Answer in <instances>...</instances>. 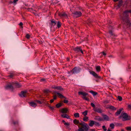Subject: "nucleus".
<instances>
[{"mask_svg": "<svg viewBox=\"0 0 131 131\" xmlns=\"http://www.w3.org/2000/svg\"><path fill=\"white\" fill-rule=\"evenodd\" d=\"M131 13V10H126L124 11L123 14V16L121 17V20H122L123 22L126 23L127 25H130V21L128 19V13Z\"/></svg>", "mask_w": 131, "mask_h": 131, "instance_id": "1", "label": "nucleus"}, {"mask_svg": "<svg viewBox=\"0 0 131 131\" xmlns=\"http://www.w3.org/2000/svg\"><path fill=\"white\" fill-rule=\"evenodd\" d=\"M80 125L81 127H79L78 129V131H88V126L87 124L84 122H81L80 124Z\"/></svg>", "mask_w": 131, "mask_h": 131, "instance_id": "2", "label": "nucleus"}, {"mask_svg": "<svg viewBox=\"0 0 131 131\" xmlns=\"http://www.w3.org/2000/svg\"><path fill=\"white\" fill-rule=\"evenodd\" d=\"M119 118H121L123 121L128 120L131 119L130 116L128 115L126 113H121Z\"/></svg>", "mask_w": 131, "mask_h": 131, "instance_id": "3", "label": "nucleus"}, {"mask_svg": "<svg viewBox=\"0 0 131 131\" xmlns=\"http://www.w3.org/2000/svg\"><path fill=\"white\" fill-rule=\"evenodd\" d=\"M29 103L30 106L35 107L37 106V104H41V102L39 100H36L34 101L29 102Z\"/></svg>", "mask_w": 131, "mask_h": 131, "instance_id": "4", "label": "nucleus"}, {"mask_svg": "<svg viewBox=\"0 0 131 131\" xmlns=\"http://www.w3.org/2000/svg\"><path fill=\"white\" fill-rule=\"evenodd\" d=\"M74 51L76 53H80V52L83 54V50L82 48V47L81 46H77L73 48V49Z\"/></svg>", "mask_w": 131, "mask_h": 131, "instance_id": "5", "label": "nucleus"}, {"mask_svg": "<svg viewBox=\"0 0 131 131\" xmlns=\"http://www.w3.org/2000/svg\"><path fill=\"white\" fill-rule=\"evenodd\" d=\"M79 95H83L82 98L84 100L88 101L89 100V99L86 97V96L88 95V93L85 92H83L81 91H79L78 92Z\"/></svg>", "mask_w": 131, "mask_h": 131, "instance_id": "6", "label": "nucleus"}, {"mask_svg": "<svg viewBox=\"0 0 131 131\" xmlns=\"http://www.w3.org/2000/svg\"><path fill=\"white\" fill-rule=\"evenodd\" d=\"M72 13L73 17L76 18L80 17L82 15V13L80 11H75Z\"/></svg>", "mask_w": 131, "mask_h": 131, "instance_id": "7", "label": "nucleus"}, {"mask_svg": "<svg viewBox=\"0 0 131 131\" xmlns=\"http://www.w3.org/2000/svg\"><path fill=\"white\" fill-rule=\"evenodd\" d=\"M81 70V68H77V67H75L71 70V72H72V74L77 73L79 72Z\"/></svg>", "mask_w": 131, "mask_h": 131, "instance_id": "8", "label": "nucleus"}, {"mask_svg": "<svg viewBox=\"0 0 131 131\" xmlns=\"http://www.w3.org/2000/svg\"><path fill=\"white\" fill-rule=\"evenodd\" d=\"M58 15L59 16L62 18H67L68 17L67 15L65 12L59 13H58Z\"/></svg>", "mask_w": 131, "mask_h": 131, "instance_id": "9", "label": "nucleus"}, {"mask_svg": "<svg viewBox=\"0 0 131 131\" xmlns=\"http://www.w3.org/2000/svg\"><path fill=\"white\" fill-rule=\"evenodd\" d=\"M90 74L92 75L96 79H100L101 78V76L98 75L97 73L94 71H90Z\"/></svg>", "mask_w": 131, "mask_h": 131, "instance_id": "10", "label": "nucleus"}, {"mask_svg": "<svg viewBox=\"0 0 131 131\" xmlns=\"http://www.w3.org/2000/svg\"><path fill=\"white\" fill-rule=\"evenodd\" d=\"M28 93L26 91H22L21 94H19V95L21 97H25L26 96Z\"/></svg>", "mask_w": 131, "mask_h": 131, "instance_id": "11", "label": "nucleus"}, {"mask_svg": "<svg viewBox=\"0 0 131 131\" xmlns=\"http://www.w3.org/2000/svg\"><path fill=\"white\" fill-rule=\"evenodd\" d=\"M50 22L49 23V24L50 27L51 28L54 27L56 24V21L54 20L53 19L50 20Z\"/></svg>", "mask_w": 131, "mask_h": 131, "instance_id": "12", "label": "nucleus"}, {"mask_svg": "<svg viewBox=\"0 0 131 131\" xmlns=\"http://www.w3.org/2000/svg\"><path fill=\"white\" fill-rule=\"evenodd\" d=\"M68 109L67 108H63L60 110V112L62 113H67L68 111Z\"/></svg>", "mask_w": 131, "mask_h": 131, "instance_id": "13", "label": "nucleus"}, {"mask_svg": "<svg viewBox=\"0 0 131 131\" xmlns=\"http://www.w3.org/2000/svg\"><path fill=\"white\" fill-rule=\"evenodd\" d=\"M93 110L95 112L99 113H101L102 112V110L101 108H93Z\"/></svg>", "mask_w": 131, "mask_h": 131, "instance_id": "14", "label": "nucleus"}, {"mask_svg": "<svg viewBox=\"0 0 131 131\" xmlns=\"http://www.w3.org/2000/svg\"><path fill=\"white\" fill-rule=\"evenodd\" d=\"M73 122L74 124L76 125H78V127H79L80 126V124L81 123H80L79 121L78 120L75 119L73 121Z\"/></svg>", "mask_w": 131, "mask_h": 131, "instance_id": "15", "label": "nucleus"}, {"mask_svg": "<svg viewBox=\"0 0 131 131\" xmlns=\"http://www.w3.org/2000/svg\"><path fill=\"white\" fill-rule=\"evenodd\" d=\"M123 109V108H120L118 110L117 112L115 113V115L116 116H117L119 115Z\"/></svg>", "mask_w": 131, "mask_h": 131, "instance_id": "16", "label": "nucleus"}, {"mask_svg": "<svg viewBox=\"0 0 131 131\" xmlns=\"http://www.w3.org/2000/svg\"><path fill=\"white\" fill-rule=\"evenodd\" d=\"M123 3V0H120L119 1V2L117 5V7L118 8L121 7Z\"/></svg>", "mask_w": 131, "mask_h": 131, "instance_id": "17", "label": "nucleus"}, {"mask_svg": "<svg viewBox=\"0 0 131 131\" xmlns=\"http://www.w3.org/2000/svg\"><path fill=\"white\" fill-rule=\"evenodd\" d=\"M61 117L64 118H66L67 119H69L70 116L67 114H63L61 115Z\"/></svg>", "mask_w": 131, "mask_h": 131, "instance_id": "18", "label": "nucleus"}, {"mask_svg": "<svg viewBox=\"0 0 131 131\" xmlns=\"http://www.w3.org/2000/svg\"><path fill=\"white\" fill-rule=\"evenodd\" d=\"M56 95L58 96V97L59 98H65V97L63 96L62 95L59 93L56 92Z\"/></svg>", "mask_w": 131, "mask_h": 131, "instance_id": "19", "label": "nucleus"}, {"mask_svg": "<svg viewBox=\"0 0 131 131\" xmlns=\"http://www.w3.org/2000/svg\"><path fill=\"white\" fill-rule=\"evenodd\" d=\"M5 88L6 89H13V87L12 85H8L6 86L5 87Z\"/></svg>", "mask_w": 131, "mask_h": 131, "instance_id": "20", "label": "nucleus"}, {"mask_svg": "<svg viewBox=\"0 0 131 131\" xmlns=\"http://www.w3.org/2000/svg\"><path fill=\"white\" fill-rule=\"evenodd\" d=\"M94 121L92 120H90L89 121V125L91 127L93 126L94 125Z\"/></svg>", "mask_w": 131, "mask_h": 131, "instance_id": "21", "label": "nucleus"}, {"mask_svg": "<svg viewBox=\"0 0 131 131\" xmlns=\"http://www.w3.org/2000/svg\"><path fill=\"white\" fill-rule=\"evenodd\" d=\"M27 10L28 11L32 13H33L34 15L35 14V11L34 10H33L32 8H28L27 9Z\"/></svg>", "mask_w": 131, "mask_h": 131, "instance_id": "22", "label": "nucleus"}, {"mask_svg": "<svg viewBox=\"0 0 131 131\" xmlns=\"http://www.w3.org/2000/svg\"><path fill=\"white\" fill-rule=\"evenodd\" d=\"M103 117L104 119L106 121H108L109 120V118L108 116L105 115H103Z\"/></svg>", "mask_w": 131, "mask_h": 131, "instance_id": "23", "label": "nucleus"}, {"mask_svg": "<svg viewBox=\"0 0 131 131\" xmlns=\"http://www.w3.org/2000/svg\"><path fill=\"white\" fill-rule=\"evenodd\" d=\"M109 108L112 111H115L116 110V107L111 105L110 106H109Z\"/></svg>", "mask_w": 131, "mask_h": 131, "instance_id": "24", "label": "nucleus"}, {"mask_svg": "<svg viewBox=\"0 0 131 131\" xmlns=\"http://www.w3.org/2000/svg\"><path fill=\"white\" fill-rule=\"evenodd\" d=\"M89 92L91 93L93 96H95L97 94V92L92 91H90Z\"/></svg>", "mask_w": 131, "mask_h": 131, "instance_id": "25", "label": "nucleus"}, {"mask_svg": "<svg viewBox=\"0 0 131 131\" xmlns=\"http://www.w3.org/2000/svg\"><path fill=\"white\" fill-rule=\"evenodd\" d=\"M56 89L60 91H62L63 90V88L61 86H57Z\"/></svg>", "mask_w": 131, "mask_h": 131, "instance_id": "26", "label": "nucleus"}, {"mask_svg": "<svg viewBox=\"0 0 131 131\" xmlns=\"http://www.w3.org/2000/svg\"><path fill=\"white\" fill-rule=\"evenodd\" d=\"M96 71L98 72H100L101 70V67L100 66H97L96 67Z\"/></svg>", "mask_w": 131, "mask_h": 131, "instance_id": "27", "label": "nucleus"}, {"mask_svg": "<svg viewBox=\"0 0 131 131\" xmlns=\"http://www.w3.org/2000/svg\"><path fill=\"white\" fill-rule=\"evenodd\" d=\"M61 22L60 21H57V27L58 28H59L61 27Z\"/></svg>", "mask_w": 131, "mask_h": 131, "instance_id": "28", "label": "nucleus"}, {"mask_svg": "<svg viewBox=\"0 0 131 131\" xmlns=\"http://www.w3.org/2000/svg\"><path fill=\"white\" fill-rule=\"evenodd\" d=\"M88 119V117L86 116H84L83 118V120L84 122H86Z\"/></svg>", "mask_w": 131, "mask_h": 131, "instance_id": "29", "label": "nucleus"}, {"mask_svg": "<svg viewBox=\"0 0 131 131\" xmlns=\"http://www.w3.org/2000/svg\"><path fill=\"white\" fill-rule=\"evenodd\" d=\"M74 116L75 118L79 117L80 116L79 114L78 113H74Z\"/></svg>", "mask_w": 131, "mask_h": 131, "instance_id": "30", "label": "nucleus"}, {"mask_svg": "<svg viewBox=\"0 0 131 131\" xmlns=\"http://www.w3.org/2000/svg\"><path fill=\"white\" fill-rule=\"evenodd\" d=\"M116 126L117 127H121L123 125V124L122 123H117L115 124Z\"/></svg>", "mask_w": 131, "mask_h": 131, "instance_id": "31", "label": "nucleus"}, {"mask_svg": "<svg viewBox=\"0 0 131 131\" xmlns=\"http://www.w3.org/2000/svg\"><path fill=\"white\" fill-rule=\"evenodd\" d=\"M62 106V103H58L56 104V107L57 108H59L61 106Z\"/></svg>", "mask_w": 131, "mask_h": 131, "instance_id": "32", "label": "nucleus"}, {"mask_svg": "<svg viewBox=\"0 0 131 131\" xmlns=\"http://www.w3.org/2000/svg\"><path fill=\"white\" fill-rule=\"evenodd\" d=\"M15 85L16 87L17 88H20L21 86V85L19 83H16L15 84Z\"/></svg>", "mask_w": 131, "mask_h": 131, "instance_id": "33", "label": "nucleus"}, {"mask_svg": "<svg viewBox=\"0 0 131 131\" xmlns=\"http://www.w3.org/2000/svg\"><path fill=\"white\" fill-rule=\"evenodd\" d=\"M88 111L87 110L85 111L82 112V114L84 115V116H85L87 114V113Z\"/></svg>", "mask_w": 131, "mask_h": 131, "instance_id": "34", "label": "nucleus"}, {"mask_svg": "<svg viewBox=\"0 0 131 131\" xmlns=\"http://www.w3.org/2000/svg\"><path fill=\"white\" fill-rule=\"evenodd\" d=\"M115 125L113 123H111L110 125V126L112 129H113L114 128Z\"/></svg>", "mask_w": 131, "mask_h": 131, "instance_id": "35", "label": "nucleus"}, {"mask_svg": "<svg viewBox=\"0 0 131 131\" xmlns=\"http://www.w3.org/2000/svg\"><path fill=\"white\" fill-rule=\"evenodd\" d=\"M50 92L49 90L46 89L43 90V92L45 93H47Z\"/></svg>", "mask_w": 131, "mask_h": 131, "instance_id": "36", "label": "nucleus"}, {"mask_svg": "<svg viewBox=\"0 0 131 131\" xmlns=\"http://www.w3.org/2000/svg\"><path fill=\"white\" fill-rule=\"evenodd\" d=\"M109 33L111 35L114 36V34L113 33V31L112 30H109Z\"/></svg>", "mask_w": 131, "mask_h": 131, "instance_id": "37", "label": "nucleus"}, {"mask_svg": "<svg viewBox=\"0 0 131 131\" xmlns=\"http://www.w3.org/2000/svg\"><path fill=\"white\" fill-rule=\"evenodd\" d=\"M117 98H118V100L119 101H122V97L121 96H118Z\"/></svg>", "mask_w": 131, "mask_h": 131, "instance_id": "38", "label": "nucleus"}, {"mask_svg": "<svg viewBox=\"0 0 131 131\" xmlns=\"http://www.w3.org/2000/svg\"><path fill=\"white\" fill-rule=\"evenodd\" d=\"M94 125H95L96 126H99L100 125V124L98 122L94 121Z\"/></svg>", "mask_w": 131, "mask_h": 131, "instance_id": "39", "label": "nucleus"}, {"mask_svg": "<svg viewBox=\"0 0 131 131\" xmlns=\"http://www.w3.org/2000/svg\"><path fill=\"white\" fill-rule=\"evenodd\" d=\"M126 128L127 130L131 131V127H126Z\"/></svg>", "mask_w": 131, "mask_h": 131, "instance_id": "40", "label": "nucleus"}, {"mask_svg": "<svg viewBox=\"0 0 131 131\" xmlns=\"http://www.w3.org/2000/svg\"><path fill=\"white\" fill-rule=\"evenodd\" d=\"M91 105L93 107V108H95V105L92 102L91 103Z\"/></svg>", "mask_w": 131, "mask_h": 131, "instance_id": "41", "label": "nucleus"}, {"mask_svg": "<svg viewBox=\"0 0 131 131\" xmlns=\"http://www.w3.org/2000/svg\"><path fill=\"white\" fill-rule=\"evenodd\" d=\"M14 75H15L13 73H11L8 76V77H10V78H12L13 76H14Z\"/></svg>", "mask_w": 131, "mask_h": 131, "instance_id": "42", "label": "nucleus"}, {"mask_svg": "<svg viewBox=\"0 0 131 131\" xmlns=\"http://www.w3.org/2000/svg\"><path fill=\"white\" fill-rule=\"evenodd\" d=\"M47 80L46 79H41V82H47Z\"/></svg>", "mask_w": 131, "mask_h": 131, "instance_id": "43", "label": "nucleus"}, {"mask_svg": "<svg viewBox=\"0 0 131 131\" xmlns=\"http://www.w3.org/2000/svg\"><path fill=\"white\" fill-rule=\"evenodd\" d=\"M102 128L103 129V130L104 131H106L107 130L106 128H105V126L103 125L102 126Z\"/></svg>", "mask_w": 131, "mask_h": 131, "instance_id": "44", "label": "nucleus"}, {"mask_svg": "<svg viewBox=\"0 0 131 131\" xmlns=\"http://www.w3.org/2000/svg\"><path fill=\"white\" fill-rule=\"evenodd\" d=\"M57 86L55 85H53L52 86L51 88L53 89H56Z\"/></svg>", "mask_w": 131, "mask_h": 131, "instance_id": "45", "label": "nucleus"}, {"mask_svg": "<svg viewBox=\"0 0 131 131\" xmlns=\"http://www.w3.org/2000/svg\"><path fill=\"white\" fill-rule=\"evenodd\" d=\"M100 53L101 54H102L103 55H104L105 56L106 55V54L105 53V52L104 51H103L102 52H101Z\"/></svg>", "mask_w": 131, "mask_h": 131, "instance_id": "46", "label": "nucleus"}, {"mask_svg": "<svg viewBox=\"0 0 131 131\" xmlns=\"http://www.w3.org/2000/svg\"><path fill=\"white\" fill-rule=\"evenodd\" d=\"M18 122L17 121H16V122L14 121L13 122V124L14 125L17 124H18Z\"/></svg>", "mask_w": 131, "mask_h": 131, "instance_id": "47", "label": "nucleus"}, {"mask_svg": "<svg viewBox=\"0 0 131 131\" xmlns=\"http://www.w3.org/2000/svg\"><path fill=\"white\" fill-rule=\"evenodd\" d=\"M30 37V35L28 34H27L26 35V37L27 39H29Z\"/></svg>", "mask_w": 131, "mask_h": 131, "instance_id": "48", "label": "nucleus"}, {"mask_svg": "<svg viewBox=\"0 0 131 131\" xmlns=\"http://www.w3.org/2000/svg\"><path fill=\"white\" fill-rule=\"evenodd\" d=\"M68 102V101L67 100H64L63 101V102L65 103H67Z\"/></svg>", "mask_w": 131, "mask_h": 131, "instance_id": "49", "label": "nucleus"}, {"mask_svg": "<svg viewBox=\"0 0 131 131\" xmlns=\"http://www.w3.org/2000/svg\"><path fill=\"white\" fill-rule=\"evenodd\" d=\"M18 1V0H14L13 2H12V3H13L14 4L15 3L16 4V3Z\"/></svg>", "mask_w": 131, "mask_h": 131, "instance_id": "50", "label": "nucleus"}, {"mask_svg": "<svg viewBox=\"0 0 131 131\" xmlns=\"http://www.w3.org/2000/svg\"><path fill=\"white\" fill-rule=\"evenodd\" d=\"M23 25V23L22 22H20V23L19 24V26H20L22 28H23V26H22V25Z\"/></svg>", "mask_w": 131, "mask_h": 131, "instance_id": "51", "label": "nucleus"}, {"mask_svg": "<svg viewBox=\"0 0 131 131\" xmlns=\"http://www.w3.org/2000/svg\"><path fill=\"white\" fill-rule=\"evenodd\" d=\"M83 40L84 41L88 40V38L87 37H86L84 38V39Z\"/></svg>", "mask_w": 131, "mask_h": 131, "instance_id": "52", "label": "nucleus"}, {"mask_svg": "<svg viewBox=\"0 0 131 131\" xmlns=\"http://www.w3.org/2000/svg\"><path fill=\"white\" fill-rule=\"evenodd\" d=\"M56 95H53V99H54V100L56 99Z\"/></svg>", "mask_w": 131, "mask_h": 131, "instance_id": "53", "label": "nucleus"}, {"mask_svg": "<svg viewBox=\"0 0 131 131\" xmlns=\"http://www.w3.org/2000/svg\"><path fill=\"white\" fill-rule=\"evenodd\" d=\"M49 108L52 110H53L54 108V107L53 106H50L49 107Z\"/></svg>", "mask_w": 131, "mask_h": 131, "instance_id": "54", "label": "nucleus"}, {"mask_svg": "<svg viewBox=\"0 0 131 131\" xmlns=\"http://www.w3.org/2000/svg\"><path fill=\"white\" fill-rule=\"evenodd\" d=\"M64 124L65 125L69 126V124H68V123H66V122L65 123H64Z\"/></svg>", "mask_w": 131, "mask_h": 131, "instance_id": "55", "label": "nucleus"}, {"mask_svg": "<svg viewBox=\"0 0 131 131\" xmlns=\"http://www.w3.org/2000/svg\"><path fill=\"white\" fill-rule=\"evenodd\" d=\"M54 101V99L51 100L50 101V102L51 103H52Z\"/></svg>", "mask_w": 131, "mask_h": 131, "instance_id": "56", "label": "nucleus"}, {"mask_svg": "<svg viewBox=\"0 0 131 131\" xmlns=\"http://www.w3.org/2000/svg\"><path fill=\"white\" fill-rule=\"evenodd\" d=\"M128 107L131 109V105H128Z\"/></svg>", "mask_w": 131, "mask_h": 131, "instance_id": "57", "label": "nucleus"}, {"mask_svg": "<svg viewBox=\"0 0 131 131\" xmlns=\"http://www.w3.org/2000/svg\"><path fill=\"white\" fill-rule=\"evenodd\" d=\"M89 131H95L94 129H91L89 130Z\"/></svg>", "mask_w": 131, "mask_h": 131, "instance_id": "58", "label": "nucleus"}, {"mask_svg": "<svg viewBox=\"0 0 131 131\" xmlns=\"http://www.w3.org/2000/svg\"><path fill=\"white\" fill-rule=\"evenodd\" d=\"M113 1L114 2H116L119 1V0H113Z\"/></svg>", "mask_w": 131, "mask_h": 131, "instance_id": "59", "label": "nucleus"}, {"mask_svg": "<svg viewBox=\"0 0 131 131\" xmlns=\"http://www.w3.org/2000/svg\"><path fill=\"white\" fill-rule=\"evenodd\" d=\"M99 120L100 121H101L102 120V119L101 118H100L99 119Z\"/></svg>", "mask_w": 131, "mask_h": 131, "instance_id": "60", "label": "nucleus"}, {"mask_svg": "<svg viewBox=\"0 0 131 131\" xmlns=\"http://www.w3.org/2000/svg\"><path fill=\"white\" fill-rule=\"evenodd\" d=\"M62 122L64 123H65V121H64V120H62Z\"/></svg>", "mask_w": 131, "mask_h": 131, "instance_id": "61", "label": "nucleus"}, {"mask_svg": "<svg viewBox=\"0 0 131 131\" xmlns=\"http://www.w3.org/2000/svg\"><path fill=\"white\" fill-rule=\"evenodd\" d=\"M107 131H112L111 130H110L109 129H108L107 130Z\"/></svg>", "mask_w": 131, "mask_h": 131, "instance_id": "62", "label": "nucleus"}, {"mask_svg": "<svg viewBox=\"0 0 131 131\" xmlns=\"http://www.w3.org/2000/svg\"><path fill=\"white\" fill-rule=\"evenodd\" d=\"M121 131H124V130L123 129H122L121 130Z\"/></svg>", "mask_w": 131, "mask_h": 131, "instance_id": "63", "label": "nucleus"}, {"mask_svg": "<svg viewBox=\"0 0 131 131\" xmlns=\"http://www.w3.org/2000/svg\"><path fill=\"white\" fill-rule=\"evenodd\" d=\"M96 81L97 82V80H96Z\"/></svg>", "mask_w": 131, "mask_h": 131, "instance_id": "64", "label": "nucleus"}]
</instances>
